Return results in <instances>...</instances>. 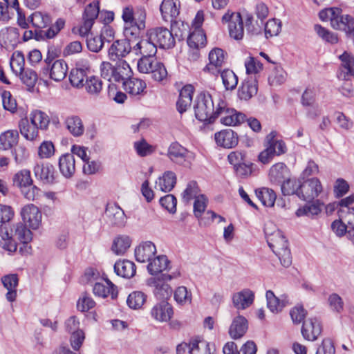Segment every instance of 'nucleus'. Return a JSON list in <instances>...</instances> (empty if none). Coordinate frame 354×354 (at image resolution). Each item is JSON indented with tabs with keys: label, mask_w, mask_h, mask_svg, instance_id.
<instances>
[{
	"label": "nucleus",
	"mask_w": 354,
	"mask_h": 354,
	"mask_svg": "<svg viewBox=\"0 0 354 354\" xmlns=\"http://www.w3.org/2000/svg\"><path fill=\"white\" fill-rule=\"evenodd\" d=\"M180 276V272H174L172 274H162L157 279H153L155 289L153 292L157 298L165 299L171 293V288L165 282Z\"/></svg>",
	"instance_id": "nucleus-13"
},
{
	"label": "nucleus",
	"mask_w": 354,
	"mask_h": 354,
	"mask_svg": "<svg viewBox=\"0 0 354 354\" xmlns=\"http://www.w3.org/2000/svg\"><path fill=\"white\" fill-rule=\"evenodd\" d=\"M320 322L316 317H310L305 320L301 328V333L304 339L315 341L322 333Z\"/></svg>",
	"instance_id": "nucleus-18"
},
{
	"label": "nucleus",
	"mask_w": 354,
	"mask_h": 354,
	"mask_svg": "<svg viewBox=\"0 0 354 354\" xmlns=\"http://www.w3.org/2000/svg\"><path fill=\"white\" fill-rule=\"evenodd\" d=\"M322 209V204L317 201L315 203H307L303 207H299L296 212V215L299 217L306 216L314 218L321 213Z\"/></svg>",
	"instance_id": "nucleus-42"
},
{
	"label": "nucleus",
	"mask_w": 354,
	"mask_h": 354,
	"mask_svg": "<svg viewBox=\"0 0 354 354\" xmlns=\"http://www.w3.org/2000/svg\"><path fill=\"white\" fill-rule=\"evenodd\" d=\"M12 180L14 185L21 189L26 186H30L32 184L30 171L27 169H23L16 173Z\"/></svg>",
	"instance_id": "nucleus-54"
},
{
	"label": "nucleus",
	"mask_w": 354,
	"mask_h": 354,
	"mask_svg": "<svg viewBox=\"0 0 354 354\" xmlns=\"http://www.w3.org/2000/svg\"><path fill=\"white\" fill-rule=\"evenodd\" d=\"M131 241L129 236H119L113 240L111 250L117 255H122L131 246Z\"/></svg>",
	"instance_id": "nucleus-45"
},
{
	"label": "nucleus",
	"mask_w": 354,
	"mask_h": 354,
	"mask_svg": "<svg viewBox=\"0 0 354 354\" xmlns=\"http://www.w3.org/2000/svg\"><path fill=\"white\" fill-rule=\"evenodd\" d=\"M19 128L21 134L28 140H34L38 136V128L32 123L30 124L26 118L19 120Z\"/></svg>",
	"instance_id": "nucleus-40"
},
{
	"label": "nucleus",
	"mask_w": 354,
	"mask_h": 354,
	"mask_svg": "<svg viewBox=\"0 0 354 354\" xmlns=\"http://www.w3.org/2000/svg\"><path fill=\"white\" fill-rule=\"evenodd\" d=\"M173 314L172 306L165 300L156 304L151 310V317L155 320L160 322L169 321Z\"/></svg>",
	"instance_id": "nucleus-19"
},
{
	"label": "nucleus",
	"mask_w": 354,
	"mask_h": 354,
	"mask_svg": "<svg viewBox=\"0 0 354 354\" xmlns=\"http://www.w3.org/2000/svg\"><path fill=\"white\" fill-rule=\"evenodd\" d=\"M244 21L246 31L251 35H261L263 32V23L255 21L252 14L246 12L244 15Z\"/></svg>",
	"instance_id": "nucleus-46"
},
{
	"label": "nucleus",
	"mask_w": 354,
	"mask_h": 354,
	"mask_svg": "<svg viewBox=\"0 0 354 354\" xmlns=\"http://www.w3.org/2000/svg\"><path fill=\"white\" fill-rule=\"evenodd\" d=\"M148 32L157 48L169 49L174 46V37L171 31L167 28L157 27L149 30Z\"/></svg>",
	"instance_id": "nucleus-7"
},
{
	"label": "nucleus",
	"mask_w": 354,
	"mask_h": 354,
	"mask_svg": "<svg viewBox=\"0 0 354 354\" xmlns=\"http://www.w3.org/2000/svg\"><path fill=\"white\" fill-rule=\"evenodd\" d=\"M10 64L12 72L16 75L24 71L26 69L24 68L25 59L22 53L19 51L14 53L10 59Z\"/></svg>",
	"instance_id": "nucleus-58"
},
{
	"label": "nucleus",
	"mask_w": 354,
	"mask_h": 354,
	"mask_svg": "<svg viewBox=\"0 0 354 354\" xmlns=\"http://www.w3.org/2000/svg\"><path fill=\"white\" fill-rule=\"evenodd\" d=\"M277 133L275 131L270 132L266 138V147H271L272 149L276 151L273 153L274 156H280L283 154L287 151L286 143L282 140L276 138Z\"/></svg>",
	"instance_id": "nucleus-41"
},
{
	"label": "nucleus",
	"mask_w": 354,
	"mask_h": 354,
	"mask_svg": "<svg viewBox=\"0 0 354 354\" xmlns=\"http://www.w3.org/2000/svg\"><path fill=\"white\" fill-rule=\"evenodd\" d=\"M133 52L142 57L155 56L157 53V46L149 35L147 31L146 35L143 37L136 44L133 46Z\"/></svg>",
	"instance_id": "nucleus-17"
},
{
	"label": "nucleus",
	"mask_w": 354,
	"mask_h": 354,
	"mask_svg": "<svg viewBox=\"0 0 354 354\" xmlns=\"http://www.w3.org/2000/svg\"><path fill=\"white\" fill-rule=\"evenodd\" d=\"M133 51V46L128 39H118L113 42L108 51L109 58L111 61H124L131 51Z\"/></svg>",
	"instance_id": "nucleus-12"
},
{
	"label": "nucleus",
	"mask_w": 354,
	"mask_h": 354,
	"mask_svg": "<svg viewBox=\"0 0 354 354\" xmlns=\"http://www.w3.org/2000/svg\"><path fill=\"white\" fill-rule=\"evenodd\" d=\"M102 85L103 83L101 79L93 75L86 78L84 86L89 95L97 97L102 90Z\"/></svg>",
	"instance_id": "nucleus-47"
},
{
	"label": "nucleus",
	"mask_w": 354,
	"mask_h": 354,
	"mask_svg": "<svg viewBox=\"0 0 354 354\" xmlns=\"http://www.w3.org/2000/svg\"><path fill=\"white\" fill-rule=\"evenodd\" d=\"M167 256L160 255L150 261L147 266L148 272L151 275H156L167 270L169 265Z\"/></svg>",
	"instance_id": "nucleus-38"
},
{
	"label": "nucleus",
	"mask_w": 354,
	"mask_h": 354,
	"mask_svg": "<svg viewBox=\"0 0 354 354\" xmlns=\"http://www.w3.org/2000/svg\"><path fill=\"white\" fill-rule=\"evenodd\" d=\"M21 215L24 223H28L32 230L39 228L41 223V212L33 204L25 205L21 211Z\"/></svg>",
	"instance_id": "nucleus-15"
},
{
	"label": "nucleus",
	"mask_w": 354,
	"mask_h": 354,
	"mask_svg": "<svg viewBox=\"0 0 354 354\" xmlns=\"http://www.w3.org/2000/svg\"><path fill=\"white\" fill-rule=\"evenodd\" d=\"M68 64L64 59H57L41 68V73L55 82L62 81L68 73Z\"/></svg>",
	"instance_id": "nucleus-9"
},
{
	"label": "nucleus",
	"mask_w": 354,
	"mask_h": 354,
	"mask_svg": "<svg viewBox=\"0 0 354 354\" xmlns=\"http://www.w3.org/2000/svg\"><path fill=\"white\" fill-rule=\"evenodd\" d=\"M189 47L198 49L206 44V35L201 28H194L187 38Z\"/></svg>",
	"instance_id": "nucleus-43"
},
{
	"label": "nucleus",
	"mask_w": 354,
	"mask_h": 354,
	"mask_svg": "<svg viewBox=\"0 0 354 354\" xmlns=\"http://www.w3.org/2000/svg\"><path fill=\"white\" fill-rule=\"evenodd\" d=\"M223 106L219 113L220 122L226 126H235L243 122L245 119V115L240 112H237L234 109L227 107V103L223 100Z\"/></svg>",
	"instance_id": "nucleus-16"
},
{
	"label": "nucleus",
	"mask_w": 354,
	"mask_h": 354,
	"mask_svg": "<svg viewBox=\"0 0 354 354\" xmlns=\"http://www.w3.org/2000/svg\"><path fill=\"white\" fill-rule=\"evenodd\" d=\"M314 29L317 35L326 41L332 44L338 42L337 35L329 31L328 29L322 27L321 25H315Z\"/></svg>",
	"instance_id": "nucleus-64"
},
{
	"label": "nucleus",
	"mask_w": 354,
	"mask_h": 354,
	"mask_svg": "<svg viewBox=\"0 0 354 354\" xmlns=\"http://www.w3.org/2000/svg\"><path fill=\"white\" fill-rule=\"evenodd\" d=\"M322 192V186L319 180L312 178L300 183L299 198L306 201H310L317 198Z\"/></svg>",
	"instance_id": "nucleus-8"
},
{
	"label": "nucleus",
	"mask_w": 354,
	"mask_h": 354,
	"mask_svg": "<svg viewBox=\"0 0 354 354\" xmlns=\"http://www.w3.org/2000/svg\"><path fill=\"white\" fill-rule=\"evenodd\" d=\"M254 298V293L251 290H244L235 293L233 295L232 301L237 309H245L252 304Z\"/></svg>",
	"instance_id": "nucleus-32"
},
{
	"label": "nucleus",
	"mask_w": 354,
	"mask_h": 354,
	"mask_svg": "<svg viewBox=\"0 0 354 354\" xmlns=\"http://www.w3.org/2000/svg\"><path fill=\"white\" fill-rule=\"evenodd\" d=\"M215 348L213 345L206 341L194 339L192 341L190 354H214Z\"/></svg>",
	"instance_id": "nucleus-48"
},
{
	"label": "nucleus",
	"mask_w": 354,
	"mask_h": 354,
	"mask_svg": "<svg viewBox=\"0 0 354 354\" xmlns=\"http://www.w3.org/2000/svg\"><path fill=\"white\" fill-rule=\"evenodd\" d=\"M281 189L284 196L296 194L299 197L300 181L288 178L281 184Z\"/></svg>",
	"instance_id": "nucleus-52"
},
{
	"label": "nucleus",
	"mask_w": 354,
	"mask_h": 354,
	"mask_svg": "<svg viewBox=\"0 0 354 354\" xmlns=\"http://www.w3.org/2000/svg\"><path fill=\"white\" fill-rule=\"evenodd\" d=\"M319 19L330 21L333 29L348 32L354 26V18L349 15H342V10L337 7H331L322 10L319 13Z\"/></svg>",
	"instance_id": "nucleus-3"
},
{
	"label": "nucleus",
	"mask_w": 354,
	"mask_h": 354,
	"mask_svg": "<svg viewBox=\"0 0 354 354\" xmlns=\"http://www.w3.org/2000/svg\"><path fill=\"white\" fill-rule=\"evenodd\" d=\"M257 83L255 80H246L242 82L238 90V96L241 100H248L257 93Z\"/></svg>",
	"instance_id": "nucleus-34"
},
{
	"label": "nucleus",
	"mask_w": 354,
	"mask_h": 354,
	"mask_svg": "<svg viewBox=\"0 0 354 354\" xmlns=\"http://www.w3.org/2000/svg\"><path fill=\"white\" fill-rule=\"evenodd\" d=\"M257 198L261 201L262 204L266 207H272L276 200V194L272 189L268 188H262L256 190Z\"/></svg>",
	"instance_id": "nucleus-51"
},
{
	"label": "nucleus",
	"mask_w": 354,
	"mask_h": 354,
	"mask_svg": "<svg viewBox=\"0 0 354 354\" xmlns=\"http://www.w3.org/2000/svg\"><path fill=\"white\" fill-rule=\"evenodd\" d=\"M64 21L58 19L54 25L50 26L47 30H36L35 39L37 41L46 39H52L64 28Z\"/></svg>",
	"instance_id": "nucleus-33"
},
{
	"label": "nucleus",
	"mask_w": 354,
	"mask_h": 354,
	"mask_svg": "<svg viewBox=\"0 0 354 354\" xmlns=\"http://www.w3.org/2000/svg\"><path fill=\"white\" fill-rule=\"evenodd\" d=\"M1 282L8 290V292L6 295V299L10 302L15 301L17 296V288L19 283L17 274H10L5 275L1 278Z\"/></svg>",
	"instance_id": "nucleus-27"
},
{
	"label": "nucleus",
	"mask_w": 354,
	"mask_h": 354,
	"mask_svg": "<svg viewBox=\"0 0 354 354\" xmlns=\"http://www.w3.org/2000/svg\"><path fill=\"white\" fill-rule=\"evenodd\" d=\"M85 72L82 69L73 68L69 74V80L71 85L76 88H82L84 86V80Z\"/></svg>",
	"instance_id": "nucleus-63"
},
{
	"label": "nucleus",
	"mask_w": 354,
	"mask_h": 354,
	"mask_svg": "<svg viewBox=\"0 0 354 354\" xmlns=\"http://www.w3.org/2000/svg\"><path fill=\"white\" fill-rule=\"evenodd\" d=\"M156 253V248L151 241L143 242L135 249L136 259L142 263L150 261Z\"/></svg>",
	"instance_id": "nucleus-24"
},
{
	"label": "nucleus",
	"mask_w": 354,
	"mask_h": 354,
	"mask_svg": "<svg viewBox=\"0 0 354 354\" xmlns=\"http://www.w3.org/2000/svg\"><path fill=\"white\" fill-rule=\"evenodd\" d=\"M114 271L117 275L129 279L135 275L136 267L135 263L131 261L119 260L114 265Z\"/></svg>",
	"instance_id": "nucleus-29"
},
{
	"label": "nucleus",
	"mask_w": 354,
	"mask_h": 354,
	"mask_svg": "<svg viewBox=\"0 0 354 354\" xmlns=\"http://www.w3.org/2000/svg\"><path fill=\"white\" fill-rule=\"evenodd\" d=\"M158 62L154 56L142 57L138 62V70L142 73H150Z\"/></svg>",
	"instance_id": "nucleus-59"
},
{
	"label": "nucleus",
	"mask_w": 354,
	"mask_h": 354,
	"mask_svg": "<svg viewBox=\"0 0 354 354\" xmlns=\"http://www.w3.org/2000/svg\"><path fill=\"white\" fill-rule=\"evenodd\" d=\"M59 169L65 178H71L75 171V160L74 156L67 153L59 158Z\"/></svg>",
	"instance_id": "nucleus-28"
},
{
	"label": "nucleus",
	"mask_w": 354,
	"mask_h": 354,
	"mask_svg": "<svg viewBox=\"0 0 354 354\" xmlns=\"http://www.w3.org/2000/svg\"><path fill=\"white\" fill-rule=\"evenodd\" d=\"M17 76L19 77L22 83L28 87L29 91L33 88L38 79L37 73L28 68L18 74Z\"/></svg>",
	"instance_id": "nucleus-53"
},
{
	"label": "nucleus",
	"mask_w": 354,
	"mask_h": 354,
	"mask_svg": "<svg viewBox=\"0 0 354 354\" xmlns=\"http://www.w3.org/2000/svg\"><path fill=\"white\" fill-rule=\"evenodd\" d=\"M106 223L112 226L123 227L127 223V216L124 210L116 203H108L105 209Z\"/></svg>",
	"instance_id": "nucleus-10"
},
{
	"label": "nucleus",
	"mask_w": 354,
	"mask_h": 354,
	"mask_svg": "<svg viewBox=\"0 0 354 354\" xmlns=\"http://www.w3.org/2000/svg\"><path fill=\"white\" fill-rule=\"evenodd\" d=\"M176 183V176L171 171H165L156 182V187L164 192H170Z\"/></svg>",
	"instance_id": "nucleus-35"
},
{
	"label": "nucleus",
	"mask_w": 354,
	"mask_h": 354,
	"mask_svg": "<svg viewBox=\"0 0 354 354\" xmlns=\"http://www.w3.org/2000/svg\"><path fill=\"white\" fill-rule=\"evenodd\" d=\"M167 155L171 162L186 167L190 165L194 158L192 153L177 142L169 145Z\"/></svg>",
	"instance_id": "nucleus-6"
},
{
	"label": "nucleus",
	"mask_w": 354,
	"mask_h": 354,
	"mask_svg": "<svg viewBox=\"0 0 354 354\" xmlns=\"http://www.w3.org/2000/svg\"><path fill=\"white\" fill-rule=\"evenodd\" d=\"M133 74L129 64L126 61H118L114 66V81L126 82Z\"/></svg>",
	"instance_id": "nucleus-36"
},
{
	"label": "nucleus",
	"mask_w": 354,
	"mask_h": 354,
	"mask_svg": "<svg viewBox=\"0 0 354 354\" xmlns=\"http://www.w3.org/2000/svg\"><path fill=\"white\" fill-rule=\"evenodd\" d=\"M281 30V21L279 19H271L264 24V32L267 38L278 35Z\"/></svg>",
	"instance_id": "nucleus-60"
},
{
	"label": "nucleus",
	"mask_w": 354,
	"mask_h": 354,
	"mask_svg": "<svg viewBox=\"0 0 354 354\" xmlns=\"http://www.w3.org/2000/svg\"><path fill=\"white\" fill-rule=\"evenodd\" d=\"M222 79L223 84L226 90L232 91L236 88L238 84L236 75L230 69L221 70L218 73Z\"/></svg>",
	"instance_id": "nucleus-50"
},
{
	"label": "nucleus",
	"mask_w": 354,
	"mask_h": 354,
	"mask_svg": "<svg viewBox=\"0 0 354 354\" xmlns=\"http://www.w3.org/2000/svg\"><path fill=\"white\" fill-rule=\"evenodd\" d=\"M194 88L191 84L185 85L180 91L176 108L180 113L185 112L190 107Z\"/></svg>",
	"instance_id": "nucleus-25"
},
{
	"label": "nucleus",
	"mask_w": 354,
	"mask_h": 354,
	"mask_svg": "<svg viewBox=\"0 0 354 354\" xmlns=\"http://www.w3.org/2000/svg\"><path fill=\"white\" fill-rule=\"evenodd\" d=\"M31 123L38 129H46L50 122L48 116L41 111H35L31 113Z\"/></svg>",
	"instance_id": "nucleus-56"
},
{
	"label": "nucleus",
	"mask_w": 354,
	"mask_h": 354,
	"mask_svg": "<svg viewBox=\"0 0 354 354\" xmlns=\"http://www.w3.org/2000/svg\"><path fill=\"white\" fill-rule=\"evenodd\" d=\"M223 24L228 23L230 37L236 40H241L244 35L243 19L239 12H226L222 17Z\"/></svg>",
	"instance_id": "nucleus-5"
},
{
	"label": "nucleus",
	"mask_w": 354,
	"mask_h": 354,
	"mask_svg": "<svg viewBox=\"0 0 354 354\" xmlns=\"http://www.w3.org/2000/svg\"><path fill=\"white\" fill-rule=\"evenodd\" d=\"M146 86V83L143 80L138 78H132L131 77L123 82L124 90L131 95L142 94Z\"/></svg>",
	"instance_id": "nucleus-37"
},
{
	"label": "nucleus",
	"mask_w": 354,
	"mask_h": 354,
	"mask_svg": "<svg viewBox=\"0 0 354 354\" xmlns=\"http://www.w3.org/2000/svg\"><path fill=\"white\" fill-rule=\"evenodd\" d=\"M223 100L219 96H212L209 93H201L196 97L194 104V113L197 120L212 124L218 118L219 113L223 106Z\"/></svg>",
	"instance_id": "nucleus-1"
},
{
	"label": "nucleus",
	"mask_w": 354,
	"mask_h": 354,
	"mask_svg": "<svg viewBox=\"0 0 354 354\" xmlns=\"http://www.w3.org/2000/svg\"><path fill=\"white\" fill-rule=\"evenodd\" d=\"M133 18L132 26L125 27L124 28V34L127 37L129 35L136 36L145 27L146 13L144 9L138 8L135 12Z\"/></svg>",
	"instance_id": "nucleus-26"
},
{
	"label": "nucleus",
	"mask_w": 354,
	"mask_h": 354,
	"mask_svg": "<svg viewBox=\"0 0 354 354\" xmlns=\"http://www.w3.org/2000/svg\"><path fill=\"white\" fill-rule=\"evenodd\" d=\"M248 328V322L242 315L235 317L229 328V335L232 339H239L244 336Z\"/></svg>",
	"instance_id": "nucleus-22"
},
{
	"label": "nucleus",
	"mask_w": 354,
	"mask_h": 354,
	"mask_svg": "<svg viewBox=\"0 0 354 354\" xmlns=\"http://www.w3.org/2000/svg\"><path fill=\"white\" fill-rule=\"evenodd\" d=\"M182 195L183 201L186 203H189L193 198H196L198 195H201L197 183L196 181H190L188 183Z\"/></svg>",
	"instance_id": "nucleus-62"
},
{
	"label": "nucleus",
	"mask_w": 354,
	"mask_h": 354,
	"mask_svg": "<svg viewBox=\"0 0 354 354\" xmlns=\"http://www.w3.org/2000/svg\"><path fill=\"white\" fill-rule=\"evenodd\" d=\"M288 174L286 165L283 162H278L270 169V180L272 183L279 185L288 178Z\"/></svg>",
	"instance_id": "nucleus-30"
},
{
	"label": "nucleus",
	"mask_w": 354,
	"mask_h": 354,
	"mask_svg": "<svg viewBox=\"0 0 354 354\" xmlns=\"http://www.w3.org/2000/svg\"><path fill=\"white\" fill-rule=\"evenodd\" d=\"M66 127L74 136H80L84 131L82 120L76 115L68 116L66 120Z\"/></svg>",
	"instance_id": "nucleus-49"
},
{
	"label": "nucleus",
	"mask_w": 354,
	"mask_h": 354,
	"mask_svg": "<svg viewBox=\"0 0 354 354\" xmlns=\"http://www.w3.org/2000/svg\"><path fill=\"white\" fill-rule=\"evenodd\" d=\"M99 12L100 7L97 1L91 3L85 8L82 17L83 24L78 30L81 36L84 37L89 32Z\"/></svg>",
	"instance_id": "nucleus-11"
},
{
	"label": "nucleus",
	"mask_w": 354,
	"mask_h": 354,
	"mask_svg": "<svg viewBox=\"0 0 354 354\" xmlns=\"http://www.w3.org/2000/svg\"><path fill=\"white\" fill-rule=\"evenodd\" d=\"M225 56L223 50L218 48L212 49L209 53V64L203 68V71L217 76L221 72Z\"/></svg>",
	"instance_id": "nucleus-14"
},
{
	"label": "nucleus",
	"mask_w": 354,
	"mask_h": 354,
	"mask_svg": "<svg viewBox=\"0 0 354 354\" xmlns=\"http://www.w3.org/2000/svg\"><path fill=\"white\" fill-rule=\"evenodd\" d=\"M339 59L344 68L342 71L344 73V78L345 79L348 75L354 76V57L351 54L344 52L339 56Z\"/></svg>",
	"instance_id": "nucleus-57"
},
{
	"label": "nucleus",
	"mask_w": 354,
	"mask_h": 354,
	"mask_svg": "<svg viewBox=\"0 0 354 354\" xmlns=\"http://www.w3.org/2000/svg\"><path fill=\"white\" fill-rule=\"evenodd\" d=\"M0 235L2 239H17L24 245L25 252L29 253L30 247H28L27 244L30 242L32 239V232L26 227L22 223H17L14 224L8 230L6 225H0Z\"/></svg>",
	"instance_id": "nucleus-4"
},
{
	"label": "nucleus",
	"mask_w": 354,
	"mask_h": 354,
	"mask_svg": "<svg viewBox=\"0 0 354 354\" xmlns=\"http://www.w3.org/2000/svg\"><path fill=\"white\" fill-rule=\"evenodd\" d=\"M33 171L35 177L44 183L51 184L55 181V168L50 163H37L34 167Z\"/></svg>",
	"instance_id": "nucleus-21"
},
{
	"label": "nucleus",
	"mask_w": 354,
	"mask_h": 354,
	"mask_svg": "<svg viewBox=\"0 0 354 354\" xmlns=\"http://www.w3.org/2000/svg\"><path fill=\"white\" fill-rule=\"evenodd\" d=\"M106 283L107 286L102 283H95L93 288L94 295L103 298L110 295L111 299H115L118 297L117 287L109 279L106 280Z\"/></svg>",
	"instance_id": "nucleus-31"
},
{
	"label": "nucleus",
	"mask_w": 354,
	"mask_h": 354,
	"mask_svg": "<svg viewBox=\"0 0 354 354\" xmlns=\"http://www.w3.org/2000/svg\"><path fill=\"white\" fill-rule=\"evenodd\" d=\"M28 21H30L32 26L35 28V30H44V28L48 27L51 23L50 16L41 12H33L28 17Z\"/></svg>",
	"instance_id": "nucleus-44"
},
{
	"label": "nucleus",
	"mask_w": 354,
	"mask_h": 354,
	"mask_svg": "<svg viewBox=\"0 0 354 354\" xmlns=\"http://www.w3.org/2000/svg\"><path fill=\"white\" fill-rule=\"evenodd\" d=\"M145 299L146 296L143 292L135 291L129 295L127 303L131 308L138 309L142 307Z\"/></svg>",
	"instance_id": "nucleus-61"
},
{
	"label": "nucleus",
	"mask_w": 354,
	"mask_h": 354,
	"mask_svg": "<svg viewBox=\"0 0 354 354\" xmlns=\"http://www.w3.org/2000/svg\"><path fill=\"white\" fill-rule=\"evenodd\" d=\"M176 0H163L160 6V10L162 19L169 21L171 27L174 26L176 18L179 15V9L176 6Z\"/></svg>",
	"instance_id": "nucleus-23"
},
{
	"label": "nucleus",
	"mask_w": 354,
	"mask_h": 354,
	"mask_svg": "<svg viewBox=\"0 0 354 354\" xmlns=\"http://www.w3.org/2000/svg\"><path fill=\"white\" fill-rule=\"evenodd\" d=\"M266 296L268 308L272 313H278L281 311L286 304L284 300L280 301L272 290H268Z\"/></svg>",
	"instance_id": "nucleus-55"
},
{
	"label": "nucleus",
	"mask_w": 354,
	"mask_h": 354,
	"mask_svg": "<svg viewBox=\"0 0 354 354\" xmlns=\"http://www.w3.org/2000/svg\"><path fill=\"white\" fill-rule=\"evenodd\" d=\"M19 140L17 130H8L0 135V149L8 150L16 146Z\"/></svg>",
	"instance_id": "nucleus-39"
},
{
	"label": "nucleus",
	"mask_w": 354,
	"mask_h": 354,
	"mask_svg": "<svg viewBox=\"0 0 354 354\" xmlns=\"http://www.w3.org/2000/svg\"><path fill=\"white\" fill-rule=\"evenodd\" d=\"M214 138L218 145L227 149L236 147L239 142L237 133L232 129H225L216 133Z\"/></svg>",
	"instance_id": "nucleus-20"
},
{
	"label": "nucleus",
	"mask_w": 354,
	"mask_h": 354,
	"mask_svg": "<svg viewBox=\"0 0 354 354\" xmlns=\"http://www.w3.org/2000/svg\"><path fill=\"white\" fill-rule=\"evenodd\" d=\"M267 243L272 252L278 257L281 264L288 268L292 264V256L288 248V243L283 232L279 230L269 234L265 228Z\"/></svg>",
	"instance_id": "nucleus-2"
}]
</instances>
